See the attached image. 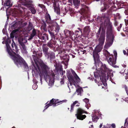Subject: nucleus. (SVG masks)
Here are the masks:
<instances>
[{"instance_id":"1","label":"nucleus","mask_w":128,"mask_h":128,"mask_svg":"<svg viewBox=\"0 0 128 128\" xmlns=\"http://www.w3.org/2000/svg\"><path fill=\"white\" fill-rule=\"evenodd\" d=\"M6 37H5L3 38L4 40L2 42L3 44L5 43L6 46V50L10 56V57L12 59L14 62L15 64L18 67L23 64L24 67L26 69L25 70H27L28 68V67L26 62L23 58L21 57L18 54H16L14 51L16 53H18V50L17 49V47L15 43L12 40L13 42L12 43L11 46L13 48V51L11 49L9 44L11 42V40L9 38H8L6 41H4L6 39Z\"/></svg>"},{"instance_id":"2","label":"nucleus","mask_w":128,"mask_h":128,"mask_svg":"<svg viewBox=\"0 0 128 128\" xmlns=\"http://www.w3.org/2000/svg\"><path fill=\"white\" fill-rule=\"evenodd\" d=\"M98 64L100 68H97L96 72H94V74L97 79L100 77L101 82L103 83V79H108L109 77L113 76V73L112 71L106 68L105 64H102L101 62L99 63ZM95 80L96 82H97V81H98L97 80Z\"/></svg>"},{"instance_id":"3","label":"nucleus","mask_w":128,"mask_h":128,"mask_svg":"<svg viewBox=\"0 0 128 128\" xmlns=\"http://www.w3.org/2000/svg\"><path fill=\"white\" fill-rule=\"evenodd\" d=\"M70 70L73 75L74 77L72 76L70 71H68L67 73V75L70 82V84H68V86L70 88H72L73 86H74L76 88V91L77 92L80 93L82 90V88L79 86L78 84L80 82V79L75 72L72 69Z\"/></svg>"},{"instance_id":"4","label":"nucleus","mask_w":128,"mask_h":128,"mask_svg":"<svg viewBox=\"0 0 128 128\" xmlns=\"http://www.w3.org/2000/svg\"><path fill=\"white\" fill-rule=\"evenodd\" d=\"M42 70H40V81L41 84H42V78L41 76L43 74L44 76L46 81L47 82L49 79L48 85L50 87L53 86L54 83V73H52L51 75L49 70V68L48 66L44 64H42L41 65Z\"/></svg>"},{"instance_id":"5","label":"nucleus","mask_w":128,"mask_h":128,"mask_svg":"<svg viewBox=\"0 0 128 128\" xmlns=\"http://www.w3.org/2000/svg\"><path fill=\"white\" fill-rule=\"evenodd\" d=\"M105 32V30L102 29L100 38L98 39L99 45L96 47L94 52L93 56L95 61L98 60L99 58L98 53L101 51L102 48V46L104 44V42Z\"/></svg>"},{"instance_id":"6","label":"nucleus","mask_w":128,"mask_h":128,"mask_svg":"<svg viewBox=\"0 0 128 128\" xmlns=\"http://www.w3.org/2000/svg\"><path fill=\"white\" fill-rule=\"evenodd\" d=\"M108 28L107 30V38L104 48L106 49L109 47L112 44L114 40L113 35L112 34V23L109 22L107 24Z\"/></svg>"},{"instance_id":"7","label":"nucleus","mask_w":128,"mask_h":128,"mask_svg":"<svg viewBox=\"0 0 128 128\" xmlns=\"http://www.w3.org/2000/svg\"><path fill=\"white\" fill-rule=\"evenodd\" d=\"M18 41L20 44V48L22 52L23 53L26 54L27 52L26 50V47L24 43H25L27 42L26 37L23 36L22 35H19L18 38Z\"/></svg>"},{"instance_id":"8","label":"nucleus","mask_w":128,"mask_h":128,"mask_svg":"<svg viewBox=\"0 0 128 128\" xmlns=\"http://www.w3.org/2000/svg\"><path fill=\"white\" fill-rule=\"evenodd\" d=\"M109 55L108 58L109 59L108 60V63L111 65L112 66L115 64L116 63V60L117 57V53L116 51H114V58L112 54H110V53L106 51Z\"/></svg>"},{"instance_id":"9","label":"nucleus","mask_w":128,"mask_h":128,"mask_svg":"<svg viewBox=\"0 0 128 128\" xmlns=\"http://www.w3.org/2000/svg\"><path fill=\"white\" fill-rule=\"evenodd\" d=\"M19 2L18 4V6L19 8V11L21 12L22 11V10H23V7L21 6L20 4H19L20 3L21 4L24 6H27L29 5H30L32 2L31 0H29L28 2V0H19Z\"/></svg>"},{"instance_id":"10","label":"nucleus","mask_w":128,"mask_h":128,"mask_svg":"<svg viewBox=\"0 0 128 128\" xmlns=\"http://www.w3.org/2000/svg\"><path fill=\"white\" fill-rule=\"evenodd\" d=\"M84 112V111L81 108H79L77 111V113L76 114L78 119L83 120L85 118L86 116L85 115H82V114Z\"/></svg>"},{"instance_id":"11","label":"nucleus","mask_w":128,"mask_h":128,"mask_svg":"<svg viewBox=\"0 0 128 128\" xmlns=\"http://www.w3.org/2000/svg\"><path fill=\"white\" fill-rule=\"evenodd\" d=\"M59 101L58 100H56L54 99H52L48 103V102L47 103V104L45 106V109H46L49 106H56V104L59 103Z\"/></svg>"},{"instance_id":"12","label":"nucleus","mask_w":128,"mask_h":128,"mask_svg":"<svg viewBox=\"0 0 128 128\" xmlns=\"http://www.w3.org/2000/svg\"><path fill=\"white\" fill-rule=\"evenodd\" d=\"M63 60L62 61V62L66 66L65 68H66L68 64V62L69 60V56L68 55H66L64 56L62 58Z\"/></svg>"},{"instance_id":"13","label":"nucleus","mask_w":128,"mask_h":128,"mask_svg":"<svg viewBox=\"0 0 128 128\" xmlns=\"http://www.w3.org/2000/svg\"><path fill=\"white\" fill-rule=\"evenodd\" d=\"M48 59L51 60L54 59L55 57L54 53L53 52H49L46 55Z\"/></svg>"},{"instance_id":"14","label":"nucleus","mask_w":128,"mask_h":128,"mask_svg":"<svg viewBox=\"0 0 128 128\" xmlns=\"http://www.w3.org/2000/svg\"><path fill=\"white\" fill-rule=\"evenodd\" d=\"M38 37L40 39L45 40H48V36L46 34H44L42 35L40 34H38Z\"/></svg>"},{"instance_id":"15","label":"nucleus","mask_w":128,"mask_h":128,"mask_svg":"<svg viewBox=\"0 0 128 128\" xmlns=\"http://www.w3.org/2000/svg\"><path fill=\"white\" fill-rule=\"evenodd\" d=\"M54 8L55 12L58 14H59L60 9L58 6L56 5L55 2L54 3Z\"/></svg>"},{"instance_id":"16","label":"nucleus","mask_w":128,"mask_h":128,"mask_svg":"<svg viewBox=\"0 0 128 128\" xmlns=\"http://www.w3.org/2000/svg\"><path fill=\"white\" fill-rule=\"evenodd\" d=\"M42 49L45 56H46V55L48 53V48L45 45L43 44L42 46Z\"/></svg>"},{"instance_id":"17","label":"nucleus","mask_w":128,"mask_h":128,"mask_svg":"<svg viewBox=\"0 0 128 128\" xmlns=\"http://www.w3.org/2000/svg\"><path fill=\"white\" fill-rule=\"evenodd\" d=\"M69 2L71 3L72 2V0H68ZM74 4L76 7L78 6L79 5L80 1L78 0H73Z\"/></svg>"},{"instance_id":"18","label":"nucleus","mask_w":128,"mask_h":128,"mask_svg":"<svg viewBox=\"0 0 128 128\" xmlns=\"http://www.w3.org/2000/svg\"><path fill=\"white\" fill-rule=\"evenodd\" d=\"M83 100L86 103V107L87 109H88L89 107L90 106V104L89 103V100L88 98H85Z\"/></svg>"},{"instance_id":"19","label":"nucleus","mask_w":128,"mask_h":128,"mask_svg":"<svg viewBox=\"0 0 128 128\" xmlns=\"http://www.w3.org/2000/svg\"><path fill=\"white\" fill-rule=\"evenodd\" d=\"M6 1L4 4V6H10L12 5V3L11 2V0H6Z\"/></svg>"},{"instance_id":"20","label":"nucleus","mask_w":128,"mask_h":128,"mask_svg":"<svg viewBox=\"0 0 128 128\" xmlns=\"http://www.w3.org/2000/svg\"><path fill=\"white\" fill-rule=\"evenodd\" d=\"M78 103V102L77 101H76L74 102L71 105L70 108V112H72L73 110V108L74 106L75 105Z\"/></svg>"},{"instance_id":"21","label":"nucleus","mask_w":128,"mask_h":128,"mask_svg":"<svg viewBox=\"0 0 128 128\" xmlns=\"http://www.w3.org/2000/svg\"><path fill=\"white\" fill-rule=\"evenodd\" d=\"M64 34L67 37L69 35H70L71 32L67 30H65L64 31Z\"/></svg>"},{"instance_id":"22","label":"nucleus","mask_w":128,"mask_h":128,"mask_svg":"<svg viewBox=\"0 0 128 128\" xmlns=\"http://www.w3.org/2000/svg\"><path fill=\"white\" fill-rule=\"evenodd\" d=\"M124 75L125 76L126 79H128V69H126L124 72Z\"/></svg>"},{"instance_id":"23","label":"nucleus","mask_w":128,"mask_h":128,"mask_svg":"<svg viewBox=\"0 0 128 128\" xmlns=\"http://www.w3.org/2000/svg\"><path fill=\"white\" fill-rule=\"evenodd\" d=\"M90 31V28L88 26H86L84 29V32L86 33H88Z\"/></svg>"},{"instance_id":"24","label":"nucleus","mask_w":128,"mask_h":128,"mask_svg":"<svg viewBox=\"0 0 128 128\" xmlns=\"http://www.w3.org/2000/svg\"><path fill=\"white\" fill-rule=\"evenodd\" d=\"M98 118V117L96 115H93L92 116V121L95 122H96Z\"/></svg>"},{"instance_id":"25","label":"nucleus","mask_w":128,"mask_h":128,"mask_svg":"<svg viewBox=\"0 0 128 128\" xmlns=\"http://www.w3.org/2000/svg\"><path fill=\"white\" fill-rule=\"evenodd\" d=\"M30 9L32 14H34L36 13V11L34 7H30Z\"/></svg>"},{"instance_id":"26","label":"nucleus","mask_w":128,"mask_h":128,"mask_svg":"<svg viewBox=\"0 0 128 128\" xmlns=\"http://www.w3.org/2000/svg\"><path fill=\"white\" fill-rule=\"evenodd\" d=\"M55 24L56 25V27L55 28V31L58 32L60 29L59 26L56 23H55Z\"/></svg>"},{"instance_id":"27","label":"nucleus","mask_w":128,"mask_h":128,"mask_svg":"<svg viewBox=\"0 0 128 128\" xmlns=\"http://www.w3.org/2000/svg\"><path fill=\"white\" fill-rule=\"evenodd\" d=\"M46 17L47 18L48 20L50 21L51 20V18L50 15L48 14H46Z\"/></svg>"},{"instance_id":"28","label":"nucleus","mask_w":128,"mask_h":128,"mask_svg":"<svg viewBox=\"0 0 128 128\" xmlns=\"http://www.w3.org/2000/svg\"><path fill=\"white\" fill-rule=\"evenodd\" d=\"M16 32V30H13L10 34V36L11 38H14V34Z\"/></svg>"},{"instance_id":"29","label":"nucleus","mask_w":128,"mask_h":128,"mask_svg":"<svg viewBox=\"0 0 128 128\" xmlns=\"http://www.w3.org/2000/svg\"><path fill=\"white\" fill-rule=\"evenodd\" d=\"M36 31L34 29H33L32 30V33L31 34V35L32 36V37H34V36L36 35Z\"/></svg>"},{"instance_id":"30","label":"nucleus","mask_w":128,"mask_h":128,"mask_svg":"<svg viewBox=\"0 0 128 128\" xmlns=\"http://www.w3.org/2000/svg\"><path fill=\"white\" fill-rule=\"evenodd\" d=\"M42 53H40L38 54H36V55H34V56L35 57H37L38 58L42 56Z\"/></svg>"},{"instance_id":"31","label":"nucleus","mask_w":128,"mask_h":128,"mask_svg":"<svg viewBox=\"0 0 128 128\" xmlns=\"http://www.w3.org/2000/svg\"><path fill=\"white\" fill-rule=\"evenodd\" d=\"M86 52V51L85 50H80L78 52V53H80L81 54H84Z\"/></svg>"},{"instance_id":"32","label":"nucleus","mask_w":128,"mask_h":128,"mask_svg":"<svg viewBox=\"0 0 128 128\" xmlns=\"http://www.w3.org/2000/svg\"><path fill=\"white\" fill-rule=\"evenodd\" d=\"M37 85L36 84H34L32 86V88L34 90H36L37 88Z\"/></svg>"},{"instance_id":"33","label":"nucleus","mask_w":128,"mask_h":128,"mask_svg":"<svg viewBox=\"0 0 128 128\" xmlns=\"http://www.w3.org/2000/svg\"><path fill=\"white\" fill-rule=\"evenodd\" d=\"M48 46L50 48H52L53 47L52 44L50 42H49L48 43Z\"/></svg>"},{"instance_id":"34","label":"nucleus","mask_w":128,"mask_h":128,"mask_svg":"<svg viewBox=\"0 0 128 128\" xmlns=\"http://www.w3.org/2000/svg\"><path fill=\"white\" fill-rule=\"evenodd\" d=\"M101 30V28H99V30L98 31V33L97 34V36H98V35H99L100 34V32Z\"/></svg>"},{"instance_id":"35","label":"nucleus","mask_w":128,"mask_h":128,"mask_svg":"<svg viewBox=\"0 0 128 128\" xmlns=\"http://www.w3.org/2000/svg\"><path fill=\"white\" fill-rule=\"evenodd\" d=\"M106 8L105 6L104 8H101V10L102 12H104L106 10Z\"/></svg>"},{"instance_id":"36","label":"nucleus","mask_w":128,"mask_h":128,"mask_svg":"<svg viewBox=\"0 0 128 128\" xmlns=\"http://www.w3.org/2000/svg\"><path fill=\"white\" fill-rule=\"evenodd\" d=\"M38 6L42 8H45L43 4H39Z\"/></svg>"},{"instance_id":"37","label":"nucleus","mask_w":128,"mask_h":128,"mask_svg":"<svg viewBox=\"0 0 128 128\" xmlns=\"http://www.w3.org/2000/svg\"><path fill=\"white\" fill-rule=\"evenodd\" d=\"M49 32L51 36L52 37L54 36V35L53 33L50 31Z\"/></svg>"},{"instance_id":"38","label":"nucleus","mask_w":128,"mask_h":128,"mask_svg":"<svg viewBox=\"0 0 128 128\" xmlns=\"http://www.w3.org/2000/svg\"><path fill=\"white\" fill-rule=\"evenodd\" d=\"M123 53L124 55H126L127 56H128V53H127L126 50H124Z\"/></svg>"},{"instance_id":"39","label":"nucleus","mask_w":128,"mask_h":128,"mask_svg":"<svg viewBox=\"0 0 128 128\" xmlns=\"http://www.w3.org/2000/svg\"><path fill=\"white\" fill-rule=\"evenodd\" d=\"M64 80L63 79H62L60 81V82L61 84H64Z\"/></svg>"},{"instance_id":"40","label":"nucleus","mask_w":128,"mask_h":128,"mask_svg":"<svg viewBox=\"0 0 128 128\" xmlns=\"http://www.w3.org/2000/svg\"><path fill=\"white\" fill-rule=\"evenodd\" d=\"M125 89L126 92L128 95V87H125Z\"/></svg>"},{"instance_id":"41","label":"nucleus","mask_w":128,"mask_h":128,"mask_svg":"<svg viewBox=\"0 0 128 128\" xmlns=\"http://www.w3.org/2000/svg\"><path fill=\"white\" fill-rule=\"evenodd\" d=\"M125 22L126 24H128V20H126V19L125 20Z\"/></svg>"},{"instance_id":"42","label":"nucleus","mask_w":128,"mask_h":128,"mask_svg":"<svg viewBox=\"0 0 128 128\" xmlns=\"http://www.w3.org/2000/svg\"><path fill=\"white\" fill-rule=\"evenodd\" d=\"M112 126L113 127V128H115V124H112Z\"/></svg>"},{"instance_id":"43","label":"nucleus","mask_w":128,"mask_h":128,"mask_svg":"<svg viewBox=\"0 0 128 128\" xmlns=\"http://www.w3.org/2000/svg\"><path fill=\"white\" fill-rule=\"evenodd\" d=\"M33 37H32V36L31 35V36H30V38H29V40H31V39H32V38H33Z\"/></svg>"},{"instance_id":"44","label":"nucleus","mask_w":128,"mask_h":128,"mask_svg":"<svg viewBox=\"0 0 128 128\" xmlns=\"http://www.w3.org/2000/svg\"><path fill=\"white\" fill-rule=\"evenodd\" d=\"M102 124H101L100 126V128L102 127Z\"/></svg>"},{"instance_id":"45","label":"nucleus","mask_w":128,"mask_h":128,"mask_svg":"<svg viewBox=\"0 0 128 128\" xmlns=\"http://www.w3.org/2000/svg\"><path fill=\"white\" fill-rule=\"evenodd\" d=\"M4 30H4V29H3V30H2V32H3V33L4 34H5V32H4Z\"/></svg>"},{"instance_id":"46","label":"nucleus","mask_w":128,"mask_h":128,"mask_svg":"<svg viewBox=\"0 0 128 128\" xmlns=\"http://www.w3.org/2000/svg\"><path fill=\"white\" fill-rule=\"evenodd\" d=\"M104 86H106L107 85V84L106 83H105L104 84Z\"/></svg>"},{"instance_id":"47","label":"nucleus","mask_w":128,"mask_h":128,"mask_svg":"<svg viewBox=\"0 0 128 128\" xmlns=\"http://www.w3.org/2000/svg\"><path fill=\"white\" fill-rule=\"evenodd\" d=\"M97 83L98 86H100V84L99 82H97Z\"/></svg>"},{"instance_id":"48","label":"nucleus","mask_w":128,"mask_h":128,"mask_svg":"<svg viewBox=\"0 0 128 128\" xmlns=\"http://www.w3.org/2000/svg\"><path fill=\"white\" fill-rule=\"evenodd\" d=\"M29 24L30 25V26H32L31 24V23H30V22H29Z\"/></svg>"},{"instance_id":"49","label":"nucleus","mask_w":128,"mask_h":128,"mask_svg":"<svg viewBox=\"0 0 128 128\" xmlns=\"http://www.w3.org/2000/svg\"><path fill=\"white\" fill-rule=\"evenodd\" d=\"M72 56L73 58H74L75 57V56L74 55H72Z\"/></svg>"},{"instance_id":"50","label":"nucleus","mask_w":128,"mask_h":128,"mask_svg":"<svg viewBox=\"0 0 128 128\" xmlns=\"http://www.w3.org/2000/svg\"><path fill=\"white\" fill-rule=\"evenodd\" d=\"M79 105H80V104H76V106H79Z\"/></svg>"},{"instance_id":"51","label":"nucleus","mask_w":128,"mask_h":128,"mask_svg":"<svg viewBox=\"0 0 128 128\" xmlns=\"http://www.w3.org/2000/svg\"><path fill=\"white\" fill-rule=\"evenodd\" d=\"M117 23H116V22L115 23V24L116 26L117 25Z\"/></svg>"},{"instance_id":"52","label":"nucleus","mask_w":128,"mask_h":128,"mask_svg":"<svg viewBox=\"0 0 128 128\" xmlns=\"http://www.w3.org/2000/svg\"><path fill=\"white\" fill-rule=\"evenodd\" d=\"M8 9H7L6 10V14H7V12H8Z\"/></svg>"},{"instance_id":"53","label":"nucleus","mask_w":128,"mask_h":128,"mask_svg":"<svg viewBox=\"0 0 128 128\" xmlns=\"http://www.w3.org/2000/svg\"><path fill=\"white\" fill-rule=\"evenodd\" d=\"M126 50L127 51V52L128 53V49H126Z\"/></svg>"},{"instance_id":"54","label":"nucleus","mask_w":128,"mask_h":128,"mask_svg":"<svg viewBox=\"0 0 128 128\" xmlns=\"http://www.w3.org/2000/svg\"><path fill=\"white\" fill-rule=\"evenodd\" d=\"M122 26V24H120V28H121V27Z\"/></svg>"},{"instance_id":"55","label":"nucleus","mask_w":128,"mask_h":128,"mask_svg":"<svg viewBox=\"0 0 128 128\" xmlns=\"http://www.w3.org/2000/svg\"><path fill=\"white\" fill-rule=\"evenodd\" d=\"M67 100H63L62 101H63V102H66Z\"/></svg>"},{"instance_id":"56","label":"nucleus","mask_w":128,"mask_h":128,"mask_svg":"<svg viewBox=\"0 0 128 128\" xmlns=\"http://www.w3.org/2000/svg\"><path fill=\"white\" fill-rule=\"evenodd\" d=\"M96 0V1H98L99 0Z\"/></svg>"},{"instance_id":"57","label":"nucleus","mask_w":128,"mask_h":128,"mask_svg":"<svg viewBox=\"0 0 128 128\" xmlns=\"http://www.w3.org/2000/svg\"><path fill=\"white\" fill-rule=\"evenodd\" d=\"M91 126V127H93V125H92Z\"/></svg>"},{"instance_id":"58","label":"nucleus","mask_w":128,"mask_h":128,"mask_svg":"<svg viewBox=\"0 0 128 128\" xmlns=\"http://www.w3.org/2000/svg\"><path fill=\"white\" fill-rule=\"evenodd\" d=\"M78 30H80V28H78Z\"/></svg>"},{"instance_id":"59","label":"nucleus","mask_w":128,"mask_h":128,"mask_svg":"<svg viewBox=\"0 0 128 128\" xmlns=\"http://www.w3.org/2000/svg\"><path fill=\"white\" fill-rule=\"evenodd\" d=\"M12 128H15L14 127H13Z\"/></svg>"},{"instance_id":"60","label":"nucleus","mask_w":128,"mask_h":128,"mask_svg":"<svg viewBox=\"0 0 128 128\" xmlns=\"http://www.w3.org/2000/svg\"><path fill=\"white\" fill-rule=\"evenodd\" d=\"M34 52H35H35H34Z\"/></svg>"},{"instance_id":"61","label":"nucleus","mask_w":128,"mask_h":128,"mask_svg":"<svg viewBox=\"0 0 128 128\" xmlns=\"http://www.w3.org/2000/svg\"><path fill=\"white\" fill-rule=\"evenodd\" d=\"M48 22V23H50V22Z\"/></svg>"},{"instance_id":"62","label":"nucleus","mask_w":128,"mask_h":128,"mask_svg":"<svg viewBox=\"0 0 128 128\" xmlns=\"http://www.w3.org/2000/svg\"><path fill=\"white\" fill-rule=\"evenodd\" d=\"M69 108H68V110H69Z\"/></svg>"},{"instance_id":"63","label":"nucleus","mask_w":128,"mask_h":128,"mask_svg":"<svg viewBox=\"0 0 128 128\" xmlns=\"http://www.w3.org/2000/svg\"><path fill=\"white\" fill-rule=\"evenodd\" d=\"M2 8L1 9V10H2Z\"/></svg>"},{"instance_id":"64","label":"nucleus","mask_w":128,"mask_h":128,"mask_svg":"<svg viewBox=\"0 0 128 128\" xmlns=\"http://www.w3.org/2000/svg\"><path fill=\"white\" fill-rule=\"evenodd\" d=\"M74 128V127H73V128Z\"/></svg>"}]
</instances>
